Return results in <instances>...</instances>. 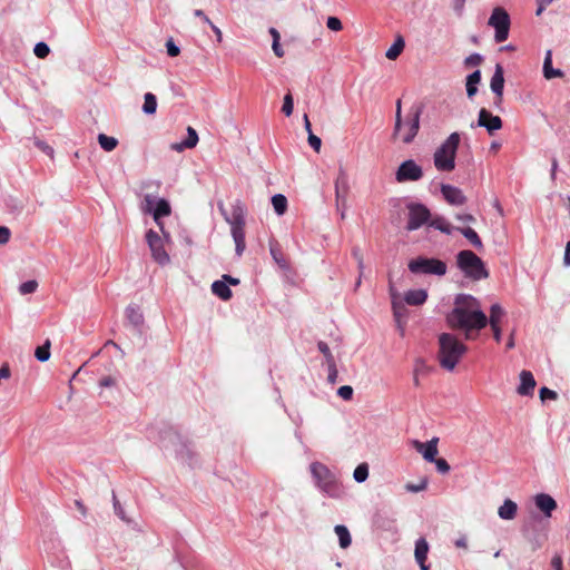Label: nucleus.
Here are the masks:
<instances>
[{"mask_svg":"<svg viewBox=\"0 0 570 570\" xmlns=\"http://www.w3.org/2000/svg\"><path fill=\"white\" fill-rule=\"evenodd\" d=\"M504 315V309L499 304H493L490 308V317L488 318V323L490 326L500 325V321Z\"/></svg>","mask_w":570,"mask_h":570,"instance_id":"nucleus-37","label":"nucleus"},{"mask_svg":"<svg viewBox=\"0 0 570 570\" xmlns=\"http://www.w3.org/2000/svg\"><path fill=\"white\" fill-rule=\"evenodd\" d=\"M309 472L315 487L326 497L341 499L344 495V488L336 474L324 463L315 461L309 464Z\"/></svg>","mask_w":570,"mask_h":570,"instance_id":"nucleus-2","label":"nucleus"},{"mask_svg":"<svg viewBox=\"0 0 570 570\" xmlns=\"http://www.w3.org/2000/svg\"><path fill=\"white\" fill-rule=\"evenodd\" d=\"M563 264L570 266V242L566 244Z\"/></svg>","mask_w":570,"mask_h":570,"instance_id":"nucleus-64","label":"nucleus"},{"mask_svg":"<svg viewBox=\"0 0 570 570\" xmlns=\"http://www.w3.org/2000/svg\"><path fill=\"white\" fill-rule=\"evenodd\" d=\"M166 49L169 57H176L180 52L179 47L174 42L173 39L167 40Z\"/></svg>","mask_w":570,"mask_h":570,"instance_id":"nucleus-51","label":"nucleus"},{"mask_svg":"<svg viewBox=\"0 0 570 570\" xmlns=\"http://www.w3.org/2000/svg\"><path fill=\"white\" fill-rule=\"evenodd\" d=\"M337 394L343 400H351L353 396V389L350 385H343L337 390Z\"/></svg>","mask_w":570,"mask_h":570,"instance_id":"nucleus-54","label":"nucleus"},{"mask_svg":"<svg viewBox=\"0 0 570 570\" xmlns=\"http://www.w3.org/2000/svg\"><path fill=\"white\" fill-rule=\"evenodd\" d=\"M38 283L36 281H27L19 286V293L21 295L32 294L37 291Z\"/></svg>","mask_w":570,"mask_h":570,"instance_id":"nucleus-43","label":"nucleus"},{"mask_svg":"<svg viewBox=\"0 0 570 570\" xmlns=\"http://www.w3.org/2000/svg\"><path fill=\"white\" fill-rule=\"evenodd\" d=\"M198 142L197 131L193 127H187V138L183 141L186 148H194Z\"/></svg>","mask_w":570,"mask_h":570,"instance_id":"nucleus-42","label":"nucleus"},{"mask_svg":"<svg viewBox=\"0 0 570 570\" xmlns=\"http://www.w3.org/2000/svg\"><path fill=\"white\" fill-rule=\"evenodd\" d=\"M421 106H413L406 115L395 120L393 128V138L400 139L403 144H411L416 137L420 129V118L422 115Z\"/></svg>","mask_w":570,"mask_h":570,"instance_id":"nucleus-4","label":"nucleus"},{"mask_svg":"<svg viewBox=\"0 0 570 570\" xmlns=\"http://www.w3.org/2000/svg\"><path fill=\"white\" fill-rule=\"evenodd\" d=\"M116 384V380L112 376H105L99 381L100 387H111Z\"/></svg>","mask_w":570,"mask_h":570,"instance_id":"nucleus-58","label":"nucleus"},{"mask_svg":"<svg viewBox=\"0 0 570 570\" xmlns=\"http://www.w3.org/2000/svg\"><path fill=\"white\" fill-rule=\"evenodd\" d=\"M429 226L446 235L452 234V232L456 229L442 216H435L432 219H430Z\"/></svg>","mask_w":570,"mask_h":570,"instance_id":"nucleus-26","label":"nucleus"},{"mask_svg":"<svg viewBox=\"0 0 570 570\" xmlns=\"http://www.w3.org/2000/svg\"><path fill=\"white\" fill-rule=\"evenodd\" d=\"M245 214L246 208L240 200H236L232 205L230 217H226L227 223L230 225V234L235 243V252L237 256H242L245 243Z\"/></svg>","mask_w":570,"mask_h":570,"instance_id":"nucleus-6","label":"nucleus"},{"mask_svg":"<svg viewBox=\"0 0 570 570\" xmlns=\"http://www.w3.org/2000/svg\"><path fill=\"white\" fill-rule=\"evenodd\" d=\"M10 229L6 226H0V245H4L10 239Z\"/></svg>","mask_w":570,"mask_h":570,"instance_id":"nucleus-57","label":"nucleus"},{"mask_svg":"<svg viewBox=\"0 0 570 570\" xmlns=\"http://www.w3.org/2000/svg\"><path fill=\"white\" fill-rule=\"evenodd\" d=\"M537 383L533 374L530 371H521L520 373V384L517 389L518 394L522 396H531L533 395L534 387Z\"/></svg>","mask_w":570,"mask_h":570,"instance_id":"nucleus-17","label":"nucleus"},{"mask_svg":"<svg viewBox=\"0 0 570 570\" xmlns=\"http://www.w3.org/2000/svg\"><path fill=\"white\" fill-rule=\"evenodd\" d=\"M456 230H459L476 249H481L483 247V244L481 242V238L479 237L478 233L471 228H460L458 227Z\"/></svg>","mask_w":570,"mask_h":570,"instance_id":"nucleus-31","label":"nucleus"},{"mask_svg":"<svg viewBox=\"0 0 570 570\" xmlns=\"http://www.w3.org/2000/svg\"><path fill=\"white\" fill-rule=\"evenodd\" d=\"M212 292L223 301H228L233 295L229 286L223 279L215 281L212 284Z\"/></svg>","mask_w":570,"mask_h":570,"instance_id":"nucleus-25","label":"nucleus"},{"mask_svg":"<svg viewBox=\"0 0 570 570\" xmlns=\"http://www.w3.org/2000/svg\"><path fill=\"white\" fill-rule=\"evenodd\" d=\"M317 347H318V351L325 356L327 363H333V355L331 353V350L328 347V345L323 342V341H320L318 344H317Z\"/></svg>","mask_w":570,"mask_h":570,"instance_id":"nucleus-48","label":"nucleus"},{"mask_svg":"<svg viewBox=\"0 0 570 570\" xmlns=\"http://www.w3.org/2000/svg\"><path fill=\"white\" fill-rule=\"evenodd\" d=\"M6 206L8 210L14 216L21 215L24 209V203L21 199L13 197L7 199Z\"/></svg>","mask_w":570,"mask_h":570,"instance_id":"nucleus-36","label":"nucleus"},{"mask_svg":"<svg viewBox=\"0 0 570 570\" xmlns=\"http://www.w3.org/2000/svg\"><path fill=\"white\" fill-rule=\"evenodd\" d=\"M157 110V98L151 92H146L144 96L142 111L146 115H154Z\"/></svg>","mask_w":570,"mask_h":570,"instance_id":"nucleus-35","label":"nucleus"},{"mask_svg":"<svg viewBox=\"0 0 570 570\" xmlns=\"http://www.w3.org/2000/svg\"><path fill=\"white\" fill-rule=\"evenodd\" d=\"M35 356L39 362H46L50 358V342L46 341V343L41 346H38L35 352Z\"/></svg>","mask_w":570,"mask_h":570,"instance_id":"nucleus-40","label":"nucleus"},{"mask_svg":"<svg viewBox=\"0 0 570 570\" xmlns=\"http://www.w3.org/2000/svg\"><path fill=\"white\" fill-rule=\"evenodd\" d=\"M510 23V16L505 9L501 7H497L493 9L489 18L488 24L494 28L495 30L494 40L497 43H501L508 39Z\"/></svg>","mask_w":570,"mask_h":570,"instance_id":"nucleus-9","label":"nucleus"},{"mask_svg":"<svg viewBox=\"0 0 570 570\" xmlns=\"http://www.w3.org/2000/svg\"><path fill=\"white\" fill-rule=\"evenodd\" d=\"M33 52L38 58L45 59L49 55L50 48L46 42L41 41V42L36 43V46L33 48Z\"/></svg>","mask_w":570,"mask_h":570,"instance_id":"nucleus-45","label":"nucleus"},{"mask_svg":"<svg viewBox=\"0 0 570 570\" xmlns=\"http://www.w3.org/2000/svg\"><path fill=\"white\" fill-rule=\"evenodd\" d=\"M146 242L151 252L153 258L160 265L169 263V255L164 248V240L157 232L149 229L146 233Z\"/></svg>","mask_w":570,"mask_h":570,"instance_id":"nucleus-12","label":"nucleus"},{"mask_svg":"<svg viewBox=\"0 0 570 570\" xmlns=\"http://www.w3.org/2000/svg\"><path fill=\"white\" fill-rule=\"evenodd\" d=\"M354 258L357 261L358 269L362 272L364 268L363 254L358 247H354L352 250Z\"/></svg>","mask_w":570,"mask_h":570,"instance_id":"nucleus-56","label":"nucleus"},{"mask_svg":"<svg viewBox=\"0 0 570 570\" xmlns=\"http://www.w3.org/2000/svg\"><path fill=\"white\" fill-rule=\"evenodd\" d=\"M455 217H456L458 220H461V222H464V223H473V222H475L474 216H472L471 214H458Z\"/></svg>","mask_w":570,"mask_h":570,"instance_id":"nucleus-62","label":"nucleus"},{"mask_svg":"<svg viewBox=\"0 0 570 570\" xmlns=\"http://www.w3.org/2000/svg\"><path fill=\"white\" fill-rule=\"evenodd\" d=\"M539 394H540V399L542 401H546L548 399L549 400H556L558 397L557 392H554V391H552V390H550V389H548L546 386L540 389Z\"/></svg>","mask_w":570,"mask_h":570,"instance_id":"nucleus-50","label":"nucleus"},{"mask_svg":"<svg viewBox=\"0 0 570 570\" xmlns=\"http://www.w3.org/2000/svg\"><path fill=\"white\" fill-rule=\"evenodd\" d=\"M428 552H429V544H428L426 540L424 538H420L419 540H416L414 556H415V560L419 563L421 570L430 569V567L428 564H425V560L428 558Z\"/></svg>","mask_w":570,"mask_h":570,"instance_id":"nucleus-21","label":"nucleus"},{"mask_svg":"<svg viewBox=\"0 0 570 570\" xmlns=\"http://www.w3.org/2000/svg\"><path fill=\"white\" fill-rule=\"evenodd\" d=\"M439 362L442 368L453 371L466 352V346L453 334L442 333L439 336Z\"/></svg>","mask_w":570,"mask_h":570,"instance_id":"nucleus-3","label":"nucleus"},{"mask_svg":"<svg viewBox=\"0 0 570 570\" xmlns=\"http://www.w3.org/2000/svg\"><path fill=\"white\" fill-rule=\"evenodd\" d=\"M438 442L439 438H433L430 441L423 443L417 440L413 441L414 449L422 454L425 461H435L438 454Z\"/></svg>","mask_w":570,"mask_h":570,"instance_id":"nucleus-15","label":"nucleus"},{"mask_svg":"<svg viewBox=\"0 0 570 570\" xmlns=\"http://www.w3.org/2000/svg\"><path fill=\"white\" fill-rule=\"evenodd\" d=\"M157 200H158V198H156L154 195L146 194L144 196V203H142V207H141L142 212L151 215L153 210L155 209Z\"/></svg>","mask_w":570,"mask_h":570,"instance_id":"nucleus-41","label":"nucleus"},{"mask_svg":"<svg viewBox=\"0 0 570 570\" xmlns=\"http://www.w3.org/2000/svg\"><path fill=\"white\" fill-rule=\"evenodd\" d=\"M557 170H558V160H557V158H552V160H551L550 178L553 181L556 180V177H557Z\"/></svg>","mask_w":570,"mask_h":570,"instance_id":"nucleus-63","label":"nucleus"},{"mask_svg":"<svg viewBox=\"0 0 570 570\" xmlns=\"http://www.w3.org/2000/svg\"><path fill=\"white\" fill-rule=\"evenodd\" d=\"M390 293L392 296V308H393V315L395 321L397 322V325L401 327V320L405 317L406 311L404 305L401 302L396 301V293L393 288V286L390 287Z\"/></svg>","mask_w":570,"mask_h":570,"instance_id":"nucleus-28","label":"nucleus"},{"mask_svg":"<svg viewBox=\"0 0 570 570\" xmlns=\"http://www.w3.org/2000/svg\"><path fill=\"white\" fill-rule=\"evenodd\" d=\"M353 478L357 483L366 481L368 478V465L366 463L358 464L354 470Z\"/></svg>","mask_w":570,"mask_h":570,"instance_id":"nucleus-39","label":"nucleus"},{"mask_svg":"<svg viewBox=\"0 0 570 570\" xmlns=\"http://www.w3.org/2000/svg\"><path fill=\"white\" fill-rule=\"evenodd\" d=\"M272 49L276 57L282 58L284 56V50L279 42L273 41Z\"/></svg>","mask_w":570,"mask_h":570,"instance_id":"nucleus-60","label":"nucleus"},{"mask_svg":"<svg viewBox=\"0 0 570 570\" xmlns=\"http://www.w3.org/2000/svg\"><path fill=\"white\" fill-rule=\"evenodd\" d=\"M518 512V505L511 499H505L499 507L498 514L502 520H513Z\"/></svg>","mask_w":570,"mask_h":570,"instance_id":"nucleus-24","label":"nucleus"},{"mask_svg":"<svg viewBox=\"0 0 570 570\" xmlns=\"http://www.w3.org/2000/svg\"><path fill=\"white\" fill-rule=\"evenodd\" d=\"M446 322L450 327L464 331L469 337V332L480 331L488 325V317L474 296L458 294L454 298V307L446 316Z\"/></svg>","mask_w":570,"mask_h":570,"instance_id":"nucleus-1","label":"nucleus"},{"mask_svg":"<svg viewBox=\"0 0 570 570\" xmlns=\"http://www.w3.org/2000/svg\"><path fill=\"white\" fill-rule=\"evenodd\" d=\"M407 267L415 275L443 276L446 273V264L443 261L424 256L411 259Z\"/></svg>","mask_w":570,"mask_h":570,"instance_id":"nucleus-8","label":"nucleus"},{"mask_svg":"<svg viewBox=\"0 0 570 570\" xmlns=\"http://www.w3.org/2000/svg\"><path fill=\"white\" fill-rule=\"evenodd\" d=\"M272 205L275 213L282 216L287 209V198L283 194H276L272 197Z\"/></svg>","mask_w":570,"mask_h":570,"instance_id":"nucleus-34","label":"nucleus"},{"mask_svg":"<svg viewBox=\"0 0 570 570\" xmlns=\"http://www.w3.org/2000/svg\"><path fill=\"white\" fill-rule=\"evenodd\" d=\"M350 181L347 173L343 167H340L338 175L335 179V200L337 209L346 205Z\"/></svg>","mask_w":570,"mask_h":570,"instance_id":"nucleus-13","label":"nucleus"},{"mask_svg":"<svg viewBox=\"0 0 570 570\" xmlns=\"http://www.w3.org/2000/svg\"><path fill=\"white\" fill-rule=\"evenodd\" d=\"M126 318L135 327H138L144 323V316L139 307L136 306H128L126 308Z\"/></svg>","mask_w":570,"mask_h":570,"instance_id":"nucleus-30","label":"nucleus"},{"mask_svg":"<svg viewBox=\"0 0 570 570\" xmlns=\"http://www.w3.org/2000/svg\"><path fill=\"white\" fill-rule=\"evenodd\" d=\"M543 77L548 80L557 77H563V71L561 69H554L552 66V51L547 50L544 60H543V68H542Z\"/></svg>","mask_w":570,"mask_h":570,"instance_id":"nucleus-23","label":"nucleus"},{"mask_svg":"<svg viewBox=\"0 0 570 570\" xmlns=\"http://www.w3.org/2000/svg\"><path fill=\"white\" fill-rule=\"evenodd\" d=\"M404 46H405L404 39L401 36L397 37L395 39V41L393 42V45L385 52L386 58L390 60L396 59L403 51Z\"/></svg>","mask_w":570,"mask_h":570,"instance_id":"nucleus-32","label":"nucleus"},{"mask_svg":"<svg viewBox=\"0 0 570 570\" xmlns=\"http://www.w3.org/2000/svg\"><path fill=\"white\" fill-rule=\"evenodd\" d=\"M428 487V482L425 480L421 481L419 484H412V483H407L405 485V489L406 491L409 492H413V493H416V492H421L423 490H425Z\"/></svg>","mask_w":570,"mask_h":570,"instance_id":"nucleus-52","label":"nucleus"},{"mask_svg":"<svg viewBox=\"0 0 570 570\" xmlns=\"http://www.w3.org/2000/svg\"><path fill=\"white\" fill-rule=\"evenodd\" d=\"M423 177V169L413 159L404 160L400 164L395 180L397 183L417 181Z\"/></svg>","mask_w":570,"mask_h":570,"instance_id":"nucleus-11","label":"nucleus"},{"mask_svg":"<svg viewBox=\"0 0 570 570\" xmlns=\"http://www.w3.org/2000/svg\"><path fill=\"white\" fill-rule=\"evenodd\" d=\"M456 264L465 277L473 281H481L489 276L484 263L472 250L464 249L459 252L456 256Z\"/></svg>","mask_w":570,"mask_h":570,"instance_id":"nucleus-7","label":"nucleus"},{"mask_svg":"<svg viewBox=\"0 0 570 570\" xmlns=\"http://www.w3.org/2000/svg\"><path fill=\"white\" fill-rule=\"evenodd\" d=\"M409 209V220L406 224V229L412 232L422 227L424 224H429L431 218V213L426 206L419 203H411L407 205Z\"/></svg>","mask_w":570,"mask_h":570,"instance_id":"nucleus-10","label":"nucleus"},{"mask_svg":"<svg viewBox=\"0 0 570 570\" xmlns=\"http://www.w3.org/2000/svg\"><path fill=\"white\" fill-rule=\"evenodd\" d=\"M461 141V135L452 132L435 150L433 163L440 171H451L455 168V156Z\"/></svg>","mask_w":570,"mask_h":570,"instance_id":"nucleus-5","label":"nucleus"},{"mask_svg":"<svg viewBox=\"0 0 570 570\" xmlns=\"http://www.w3.org/2000/svg\"><path fill=\"white\" fill-rule=\"evenodd\" d=\"M326 26L332 31H340L343 28L341 20L336 17H328L326 21Z\"/></svg>","mask_w":570,"mask_h":570,"instance_id":"nucleus-49","label":"nucleus"},{"mask_svg":"<svg viewBox=\"0 0 570 570\" xmlns=\"http://www.w3.org/2000/svg\"><path fill=\"white\" fill-rule=\"evenodd\" d=\"M294 101L291 94L285 95L282 111L288 117L293 114Z\"/></svg>","mask_w":570,"mask_h":570,"instance_id":"nucleus-47","label":"nucleus"},{"mask_svg":"<svg viewBox=\"0 0 570 570\" xmlns=\"http://www.w3.org/2000/svg\"><path fill=\"white\" fill-rule=\"evenodd\" d=\"M269 252H271V255L274 259V262L282 268V269H287L288 268V265H287V262L286 259L284 258L283 256V253H282V249L281 247L278 246V244H274L272 243L271 246H269Z\"/></svg>","mask_w":570,"mask_h":570,"instance_id":"nucleus-33","label":"nucleus"},{"mask_svg":"<svg viewBox=\"0 0 570 570\" xmlns=\"http://www.w3.org/2000/svg\"><path fill=\"white\" fill-rule=\"evenodd\" d=\"M308 144L309 146L315 150V151H320L321 149V146H322V140L320 137H317L316 135H314L313 132H309L308 135Z\"/></svg>","mask_w":570,"mask_h":570,"instance_id":"nucleus-55","label":"nucleus"},{"mask_svg":"<svg viewBox=\"0 0 570 570\" xmlns=\"http://www.w3.org/2000/svg\"><path fill=\"white\" fill-rule=\"evenodd\" d=\"M537 508L544 513L546 517H551V513L557 508L556 500L546 493L537 494L534 498Z\"/></svg>","mask_w":570,"mask_h":570,"instance_id":"nucleus-20","label":"nucleus"},{"mask_svg":"<svg viewBox=\"0 0 570 570\" xmlns=\"http://www.w3.org/2000/svg\"><path fill=\"white\" fill-rule=\"evenodd\" d=\"M428 299V292L425 289H411L404 294V302L411 306H420Z\"/></svg>","mask_w":570,"mask_h":570,"instance_id":"nucleus-22","label":"nucleus"},{"mask_svg":"<svg viewBox=\"0 0 570 570\" xmlns=\"http://www.w3.org/2000/svg\"><path fill=\"white\" fill-rule=\"evenodd\" d=\"M36 145L43 151L46 153L47 155L51 156L53 154V149L52 147H50L49 145H47L45 141H37Z\"/></svg>","mask_w":570,"mask_h":570,"instance_id":"nucleus-61","label":"nucleus"},{"mask_svg":"<svg viewBox=\"0 0 570 570\" xmlns=\"http://www.w3.org/2000/svg\"><path fill=\"white\" fill-rule=\"evenodd\" d=\"M481 81V71L475 70L466 77L465 88L469 98H472L478 92V85Z\"/></svg>","mask_w":570,"mask_h":570,"instance_id":"nucleus-27","label":"nucleus"},{"mask_svg":"<svg viewBox=\"0 0 570 570\" xmlns=\"http://www.w3.org/2000/svg\"><path fill=\"white\" fill-rule=\"evenodd\" d=\"M551 566L554 570H563L561 556L556 554L551 560Z\"/></svg>","mask_w":570,"mask_h":570,"instance_id":"nucleus-59","label":"nucleus"},{"mask_svg":"<svg viewBox=\"0 0 570 570\" xmlns=\"http://www.w3.org/2000/svg\"><path fill=\"white\" fill-rule=\"evenodd\" d=\"M441 193L450 205L461 206L466 202L463 191L455 186L443 184L441 185Z\"/></svg>","mask_w":570,"mask_h":570,"instance_id":"nucleus-16","label":"nucleus"},{"mask_svg":"<svg viewBox=\"0 0 570 570\" xmlns=\"http://www.w3.org/2000/svg\"><path fill=\"white\" fill-rule=\"evenodd\" d=\"M112 501H114V511L118 518H120L122 521L129 523L130 520L127 518L124 508L121 507L120 502L117 500V497L115 493H112Z\"/></svg>","mask_w":570,"mask_h":570,"instance_id":"nucleus-44","label":"nucleus"},{"mask_svg":"<svg viewBox=\"0 0 570 570\" xmlns=\"http://www.w3.org/2000/svg\"><path fill=\"white\" fill-rule=\"evenodd\" d=\"M433 462L435 463L438 471L440 473H442V474L448 473L450 471V469H451L450 464L446 462L445 459H442V458L441 459H436L435 458V461H433Z\"/></svg>","mask_w":570,"mask_h":570,"instance_id":"nucleus-53","label":"nucleus"},{"mask_svg":"<svg viewBox=\"0 0 570 570\" xmlns=\"http://www.w3.org/2000/svg\"><path fill=\"white\" fill-rule=\"evenodd\" d=\"M482 61H483V57L480 53L474 52L464 59V66L466 68L476 67V66L481 65Z\"/></svg>","mask_w":570,"mask_h":570,"instance_id":"nucleus-46","label":"nucleus"},{"mask_svg":"<svg viewBox=\"0 0 570 570\" xmlns=\"http://www.w3.org/2000/svg\"><path fill=\"white\" fill-rule=\"evenodd\" d=\"M171 213L170 205L168 200L164 198H158L155 209L153 210V218L155 223L159 226L160 230L164 233V235L167 237L168 235L164 232V226L161 223V218L169 216Z\"/></svg>","mask_w":570,"mask_h":570,"instance_id":"nucleus-19","label":"nucleus"},{"mask_svg":"<svg viewBox=\"0 0 570 570\" xmlns=\"http://www.w3.org/2000/svg\"><path fill=\"white\" fill-rule=\"evenodd\" d=\"M478 126L483 127L490 135L502 128V119L492 115L485 108H481L478 117Z\"/></svg>","mask_w":570,"mask_h":570,"instance_id":"nucleus-14","label":"nucleus"},{"mask_svg":"<svg viewBox=\"0 0 570 570\" xmlns=\"http://www.w3.org/2000/svg\"><path fill=\"white\" fill-rule=\"evenodd\" d=\"M336 535L338 537L340 547L346 549L352 543V538L348 529L343 524H337L334 528Z\"/></svg>","mask_w":570,"mask_h":570,"instance_id":"nucleus-29","label":"nucleus"},{"mask_svg":"<svg viewBox=\"0 0 570 570\" xmlns=\"http://www.w3.org/2000/svg\"><path fill=\"white\" fill-rule=\"evenodd\" d=\"M490 88L495 95L498 102H500L502 100L504 89V70L499 63L495 66L494 73L490 80Z\"/></svg>","mask_w":570,"mask_h":570,"instance_id":"nucleus-18","label":"nucleus"},{"mask_svg":"<svg viewBox=\"0 0 570 570\" xmlns=\"http://www.w3.org/2000/svg\"><path fill=\"white\" fill-rule=\"evenodd\" d=\"M98 142L106 151H112L118 145V140L115 137H110L105 134L98 135Z\"/></svg>","mask_w":570,"mask_h":570,"instance_id":"nucleus-38","label":"nucleus"}]
</instances>
